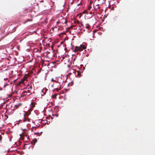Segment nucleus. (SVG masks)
<instances>
[{
	"label": "nucleus",
	"instance_id": "13",
	"mask_svg": "<svg viewBox=\"0 0 155 155\" xmlns=\"http://www.w3.org/2000/svg\"><path fill=\"white\" fill-rule=\"evenodd\" d=\"M91 6H90L88 8V9L89 10H91Z\"/></svg>",
	"mask_w": 155,
	"mask_h": 155
},
{
	"label": "nucleus",
	"instance_id": "5",
	"mask_svg": "<svg viewBox=\"0 0 155 155\" xmlns=\"http://www.w3.org/2000/svg\"><path fill=\"white\" fill-rule=\"evenodd\" d=\"M24 81V79H22L18 82V85H20L21 84H22Z\"/></svg>",
	"mask_w": 155,
	"mask_h": 155
},
{
	"label": "nucleus",
	"instance_id": "9",
	"mask_svg": "<svg viewBox=\"0 0 155 155\" xmlns=\"http://www.w3.org/2000/svg\"><path fill=\"white\" fill-rule=\"evenodd\" d=\"M27 79L26 77H24L22 79H24V81H25V80Z\"/></svg>",
	"mask_w": 155,
	"mask_h": 155
},
{
	"label": "nucleus",
	"instance_id": "18",
	"mask_svg": "<svg viewBox=\"0 0 155 155\" xmlns=\"http://www.w3.org/2000/svg\"><path fill=\"white\" fill-rule=\"evenodd\" d=\"M28 91H29V90H28Z\"/></svg>",
	"mask_w": 155,
	"mask_h": 155
},
{
	"label": "nucleus",
	"instance_id": "15",
	"mask_svg": "<svg viewBox=\"0 0 155 155\" xmlns=\"http://www.w3.org/2000/svg\"><path fill=\"white\" fill-rule=\"evenodd\" d=\"M81 4V3H80L78 4H77V5L78 6H79Z\"/></svg>",
	"mask_w": 155,
	"mask_h": 155
},
{
	"label": "nucleus",
	"instance_id": "1",
	"mask_svg": "<svg viewBox=\"0 0 155 155\" xmlns=\"http://www.w3.org/2000/svg\"><path fill=\"white\" fill-rule=\"evenodd\" d=\"M86 48V47L84 45H81L79 46H76L73 51L77 52L79 51H81Z\"/></svg>",
	"mask_w": 155,
	"mask_h": 155
},
{
	"label": "nucleus",
	"instance_id": "7",
	"mask_svg": "<svg viewBox=\"0 0 155 155\" xmlns=\"http://www.w3.org/2000/svg\"><path fill=\"white\" fill-rule=\"evenodd\" d=\"M77 72V75L79 77H80V75H81V74L80 71H78Z\"/></svg>",
	"mask_w": 155,
	"mask_h": 155
},
{
	"label": "nucleus",
	"instance_id": "4",
	"mask_svg": "<svg viewBox=\"0 0 155 155\" xmlns=\"http://www.w3.org/2000/svg\"><path fill=\"white\" fill-rule=\"evenodd\" d=\"M82 26H84V27H85L87 29H89L90 27V25L88 24H86L84 25H82Z\"/></svg>",
	"mask_w": 155,
	"mask_h": 155
},
{
	"label": "nucleus",
	"instance_id": "3",
	"mask_svg": "<svg viewBox=\"0 0 155 155\" xmlns=\"http://www.w3.org/2000/svg\"><path fill=\"white\" fill-rule=\"evenodd\" d=\"M22 105V104L21 103H19L18 104H17L16 105H14V108L15 109H17L19 107H21Z\"/></svg>",
	"mask_w": 155,
	"mask_h": 155
},
{
	"label": "nucleus",
	"instance_id": "17",
	"mask_svg": "<svg viewBox=\"0 0 155 155\" xmlns=\"http://www.w3.org/2000/svg\"><path fill=\"white\" fill-rule=\"evenodd\" d=\"M30 119H28V121H30Z\"/></svg>",
	"mask_w": 155,
	"mask_h": 155
},
{
	"label": "nucleus",
	"instance_id": "10",
	"mask_svg": "<svg viewBox=\"0 0 155 155\" xmlns=\"http://www.w3.org/2000/svg\"><path fill=\"white\" fill-rule=\"evenodd\" d=\"M35 134H36L38 135L39 136H40V135H39L40 133H39V132L36 133H35Z\"/></svg>",
	"mask_w": 155,
	"mask_h": 155
},
{
	"label": "nucleus",
	"instance_id": "14",
	"mask_svg": "<svg viewBox=\"0 0 155 155\" xmlns=\"http://www.w3.org/2000/svg\"><path fill=\"white\" fill-rule=\"evenodd\" d=\"M23 93H27V92L25 91H24L23 92H22Z\"/></svg>",
	"mask_w": 155,
	"mask_h": 155
},
{
	"label": "nucleus",
	"instance_id": "12",
	"mask_svg": "<svg viewBox=\"0 0 155 155\" xmlns=\"http://www.w3.org/2000/svg\"><path fill=\"white\" fill-rule=\"evenodd\" d=\"M34 143L35 144L37 142V140L36 139H35V140H34Z\"/></svg>",
	"mask_w": 155,
	"mask_h": 155
},
{
	"label": "nucleus",
	"instance_id": "6",
	"mask_svg": "<svg viewBox=\"0 0 155 155\" xmlns=\"http://www.w3.org/2000/svg\"><path fill=\"white\" fill-rule=\"evenodd\" d=\"M96 6H94V9H95V10H97L98 9V10L99 11L100 10V6H98L97 7H96Z\"/></svg>",
	"mask_w": 155,
	"mask_h": 155
},
{
	"label": "nucleus",
	"instance_id": "8",
	"mask_svg": "<svg viewBox=\"0 0 155 155\" xmlns=\"http://www.w3.org/2000/svg\"><path fill=\"white\" fill-rule=\"evenodd\" d=\"M2 137L1 135H0V141H1L2 140Z\"/></svg>",
	"mask_w": 155,
	"mask_h": 155
},
{
	"label": "nucleus",
	"instance_id": "16",
	"mask_svg": "<svg viewBox=\"0 0 155 155\" xmlns=\"http://www.w3.org/2000/svg\"><path fill=\"white\" fill-rule=\"evenodd\" d=\"M77 22H78V23H79V22L78 21Z\"/></svg>",
	"mask_w": 155,
	"mask_h": 155
},
{
	"label": "nucleus",
	"instance_id": "11",
	"mask_svg": "<svg viewBox=\"0 0 155 155\" xmlns=\"http://www.w3.org/2000/svg\"><path fill=\"white\" fill-rule=\"evenodd\" d=\"M32 89V86L31 85L28 88V89H30V90H31Z\"/></svg>",
	"mask_w": 155,
	"mask_h": 155
},
{
	"label": "nucleus",
	"instance_id": "2",
	"mask_svg": "<svg viewBox=\"0 0 155 155\" xmlns=\"http://www.w3.org/2000/svg\"><path fill=\"white\" fill-rule=\"evenodd\" d=\"M106 0H95L94 4V6H98L99 5H101L103 3V2H101L102 1L106 3Z\"/></svg>",
	"mask_w": 155,
	"mask_h": 155
}]
</instances>
